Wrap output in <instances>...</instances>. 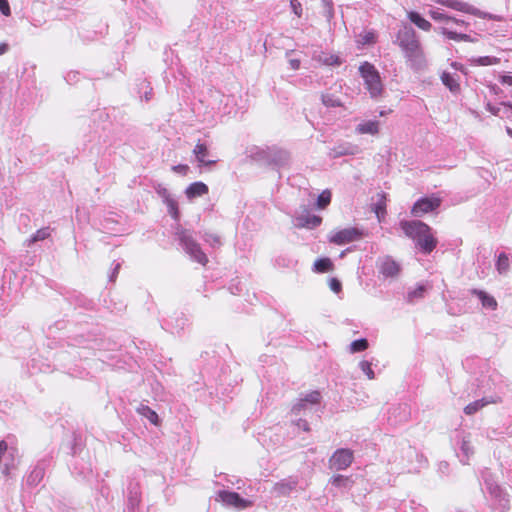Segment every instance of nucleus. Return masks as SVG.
I'll return each mask as SVG.
<instances>
[{
  "mask_svg": "<svg viewBox=\"0 0 512 512\" xmlns=\"http://www.w3.org/2000/svg\"><path fill=\"white\" fill-rule=\"evenodd\" d=\"M460 450L463 454V457L461 458V462L464 464H467L470 456L473 455L474 450H473L470 440L467 439L466 437H463V439H462Z\"/></svg>",
  "mask_w": 512,
  "mask_h": 512,
  "instance_id": "nucleus-22",
  "label": "nucleus"
},
{
  "mask_svg": "<svg viewBox=\"0 0 512 512\" xmlns=\"http://www.w3.org/2000/svg\"><path fill=\"white\" fill-rule=\"evenodd\" d=\"M331 202V194H319L316 205L318 208L323 209Z\"/></svg>",
  "mask_w": 512,
  "mask_h": 512,
  "instance_id": "nucleus-37",
  "label": "nucleus"
},
{
  "mask_svg": "<svg viewBox=\"0 0 512 512\" xmlns=\"http://www.w3.org/2000/svg\"><path fill=\"white\" fill-rule=\"evenodd\" d=\"M197 163L198 167L211 166L217 162L216 159L211 158V152L206 143L198 141L192 151Z\"/></svg>",
  "mask_w": 512,
  "mask_h": 512,
  "instance_id": "nucleus-13",
  "label": "nucleus"
},
{
  "mask_svg": "<svg viewBox=\"0 0 512 512\" xmlns=\"http://www.w3.org/2000/svg\"><path fill=\"white\" fill-rule=\"evenodd\" d=\"M359 73L371 98H379L383 93V84L375 66L369 62H364L359 67Z\"/></svg>",
  "mask_w": 512,
  "mask_h": 512,
  "instance_id": "nucleus-4",
  "label": "nucleus"
},
{
  "mask_svg": "<svg viewBox=\"0 0 512 512\" xmlns=\"http://www.w3.org/2000/svg\"><path fill=\"white\" fill-rule=\"evenodd\" d=\"M44 472L41 468H35L30 475L28 476V483L29 484H38L40 480L43 478Z\"/></svg>",
  "mask_w": 512,
  "mask_h": 512,
  "instance_id": "nucleus-35",
  "label": "nucleus"
},
{
  "mask_svg": "<svg viewBox=\"0 0 512 512\" xmlns=\"http://www.w3.org/2000/svg\"><path fill=\"white\" fill-rule=\"evenodd\" d=\"M453 26H456L455 24H450L449 27L451 30H453Z\"/></svg>",
  "mask_w": 512,
  "mask_h": 512,
  "instance_id": "nucleus-55",
  "label": "nucleus"
},
{
  "mask_svg": "<svg viewBox=\"0 0 512 512\" xmlns=\"http://www.w3.org/2000/svg\"><path fill=\"white\" fill-rule=\"evenodd\" d=\"M353 451L350 449H337L329 459L330 468L345 470L353 462Z\"/></svg>",
  "mask_w": 512,
  "mask_h": 512,
  "instance_id": "nucleus-9",
  "label": "nucleus"
},
{
  "mask_svg": "<svg viewBox=\"0 0 512 512\" xmlns=\"http://www.w3.org/2000/svg\"><path fill=\"white\" fill-rule=\"evenodd\" d=\"M364 236L363 231L355 227H349L342 230L334 231L329 236V241L336 245H344L357 241Z\"/></svg>",
  "mask_w": 512,
  "mask_h": 512,
  "instance_id": "nucleus-6",
  "label": "nucleus"
},
{
  "mask_svg": "<svg viewBox=\"0 0 512 512\" xmlns=\"http://www.w3.org/2000/svg\"><path fill=\"white\" fill-rule=\"evenodd\" d=\"M177 234L181 246L190 258L201 265H205L208 262V258L201 250L200 245L193 239L191 233L188 230H181Z\"/></svg>",
  "mask_w": 512,
  "mask_h": 512,
  "instance_id": "nucleus-5",
  "label": "nucleus"
},
{
  "mask_svg": "<svg viewBox=\"0 0 512 512\" xmlns=\"http://www.w3.org/2000/svg\"><path fill=\"white\" fill-rule=\"evenodd\" d=\"M172 170L178 174L186 175L190 170L189 166L186 164H179L172 167Z\"/></svg>",
  "mask_w": 512,
  "mask_h": 512,
  "instance_id": "nucleus-42",
  "label": "nucleus"
},
{
  "mask_svg": "<svg viewBox=\"0 0 512 512\" xmlns=\"http://www.w3.org/2000/svg\"><path fill=\"white\" fill-rule=\"evenodd\" d=\"M486 487L490 495L499 501V504L503 509L509 508V499L497 484L486 481Z\"/></svg>",
  "mask_w": 512,
  "mask_h": 512,
  "instance_id": "nucleus-16",
  "label": "nucleus"
},
{
  "mask_svg": "<svg viewBox=\"0 0 512 512\" xmlns=\"http://www.w3.org/2000/svg\"><path fill=\"white\" fill-rule=\"evenodd\" d=\"M430 17L439 23H442L443 25L439 28V33L444 35L450 40L454 41H464V42H474L475 40L465 33H458L454 30H451L449 25L455 24L457 27H463L468 26V23L462 19H457L455 17L449 16L448 14L444 13L440 9H431L429 11Z\"/></svg>",
  "mask_w": 512,
  "mask_h": 512,
  "instance_id": "nucleus-3",
  "label": "nucleus"
},
{
  "mask_svg": "<svg viewBox=\"0 0 512 512\" xmlns=\"http://www.w3.org/2000/svg\"><path fill=\"white\" fill-rule=\"evenodd\" d=\"M400 225L404 233L416 242V245L423 253L429 254L435 249L437 240L427 224L413 220L402 221Z\"/></svg>",
  "mask_w": 512,
  "mask_h": 512,
  "instance_id": "nucleus-2",
  "label": "nucleus"
},
{
  "mask_svg": "<svg viewBox=\"0 0 512 512\" xmlns=\"http://www.w3.org/2000/svg\"><path fill=\"white\" fill-rule=\"evenodd\" d=\"M277 156H278V159L276 160V158H273V161L277 164V165H283L284 162L287 160V154L285 152H278L277 153Z\"/></svg>",
  "mask_w": 512,
  "mask_h": 512,
  "instance_id": "nucleus-45",
  "label": "nucleus"
},
{
  "mask_svg": "<svg viewBox=\"0 0 512 512\" xmlns=\"http://www.w3.org/2000/svg\"><path fill=\"white\" fill-rule=\"evenodd\" d=\"M333 264L329 258H320L314 262L313 270L317 273H325L332 269Z\"/></svg>",
  "mask_w": 512,
  "mask_h": 512,
  "instance_id": "nucleus-25",
  "label": "nucleus"
},
{
  "mask_svg": "<svg viewBox=\"0 0 512 512\" xmlns=\"http://www.w3.org/2000/svg\"><path fill=\"white\" fill-rule=\"evenodd\" d=\"M408 19L415 24L419 29L423 31H430L432 25L431 23L423 18L419 13L410 11L407 13Z\"/></svg>",
  "mask_w": 512,
  "mask_h": 512,
  "instance_id": "nucleus-20",
  "label": "nucleus"
},
{
  "mask_svg": "<svg viewBox=\"0 0 512 512\" xmlns=\"http://www.w3.org/2000/svg\"><path fill=\"white\" fill-rule=\"evenodd\" d=\"M500 82L502 84H506V85L512 86V75H502L500 77Z\"/></svg>",
  "mask_w": 512,
  "mask_h": 512,
  "instance_id": "nucleus-46",
  "label": "nucleus"
},
{
  "mask_svg": "<svg viewBox=\"0 0 512 512\" xmlns=\"http://www.w3.org/2000/svg\"><path fill=\"white\" fill-rule=\"evenodd\" d=\"M8 51V45L6 43L0 44V55L5 54Z\"/></svg>",
  "mask_w": 512,
  "mask_h": 512,
  "instance_id": "nucleus-50",
  "label": "nucleus"
},
{
  "mask_svg": "<svg viewBox=\"0 0 512 512\" xmlns=\"http://www.w3.org/2000/svg\"><path fill=\"white\" fill-rule=\"evenodd\" d=\"M440 205V199L435 197H422L413 205L411 213L415 217H422L428 212L434 211Z\"/></svg>",
  "mask_w": 512,
  "mask_h": 512,
  "instance_id": "nucleus-11",
  "label": "nucleus"
},
{
  "mask_svg": "<svg viewBox=\"0 0 512 512\" xmlns=\"http://www.w3.org/2000/svg\"><path fill=\"white\" fill-rule=\"evenodd\" d=\"M442 83L452 92L457 93L460 91L459 78L448 73L443 72L441 74Z\"/></svg>",
  "mask_w": 512,
  "mask_h": 512,
  "instance_id": "nucleus-19",
  "label": "nucleus"
},
{
  "mask_svg": "<svg viewBox=\"0 0 512 512\" xmlns=\"http://www.w3.org/2000/svg\"><path fill=\"white\" fill-rule=\"evenodd\" d=\"M120 266H121V265H120V263H116V264H115V267L113 268V272H112V274L110 275V280H111V281H114V280H115V278H116V276H117V274H118V271H119V269H120Z\"/></svg>",
  "mask_w": 512,
  "mask_h": 512,
  "instance_id": "nucleus-49",
  "label": "nucleus"
},
{
  "mask_svg": "<svg viewBox=\"0 0 512 512\" xmlns=\"http://www.w3.org/2000/svg\"><path fill=\"white\" fill-rule=\"evenodd\" d=\"M372 364L369 361L362 360L359 363V368L367 376L368 379L372 380L375 378V373L372 369Z\"/></svg>",
  "mask_w": 512,
  "mask_h": 512,
  "instance_id": "nucleus-33",
  "label": "nucleus"
},
{
  "mask_svg": "<svg viewBox=\"0 0 512 512\" xmlns=\"http://www.w3.org/2000/svg\"><path fill=\"white\" fill-rule=\"evenodd\" d=\"M368 346H369V343H368L367 339L361 338V339L354 340L353 342H351V344L349 346V350L351 353L362 352V351L366 350L368 348Z\"/></svg>",
  "mask_w": 512,
  "mask_h": 512,
  "instance_id": "nucleus-31",
  "label": "nucleus"
},
{
  "mask_svg": "<svg viewBox=\"0 0 512 512\" xmlns=\"http://www.w3.org/2000/svg\"><path fill=\"white\" fill-rule=\"evenodd\" d=\"M0 12L4 16H7V17L11 15V10H10V5H9L8 0H0Z\"/></svg>",
  "mask_w": 512,
  "mask_h": 512,
  "instance_id": "nucleus-40",
  "label": "nucleus"
},
{
  "mask_svg": "<svg viewBox=\"0 0 512 512\" xmlns=\"http://www.w3.org/2000/svg\"><path fill=\"white\" fill-rule=\"evenodd\" d=\"M470 62L471 64L477 66H490L498 64L500 62V59L493 56H481L472 58Z\"/></svg>",
  "mask_w": 512,
  "mask_h": 512,
  "instance_id": "nucleus-23",
  "label": "nucleus"
},
{
  "mask_svg": "<svg viewBox=\"0 0 512 512\" xmlns=\"http://www.w3.org/2000/svg\"><path fill=\"white\" fill-rule=\"evenodd\" d=\"M266 154H267V152H266V151H264V150L259 151V153H258V157H257V160H262V159H264V158H265V156H266Z\"/></svg>",
  "mask_w": 512,
  "mask_h": 512,
  "instance_id": "nucleus-51",
  "label": "nucleus"
},
{
  "mask_svg": "<svg viewBox=\"0 0 512 512\" xmlns=\"http://www.w3.org/2000/svg\"><path fill=\"white\" fill-rule=\"evenodd\" d=\"M185 192H187V193L208 192V187L202 182H195V183H192L189 187H187Z\"/></svg>",
  "mask_w": 512,
  "mask_h": 512,
  "instance_id": "nucleus-36",
  "label": "nucleus"
},
{
  "mask_svg": "<svg viewBox=\"0 0 512 512\" xmlns=\"http://www.w3.org/2000/svg\"><path fill=\"white\" fill-rule=\"evenodd\" d=\"M137 411L140 415L147 418L152 424H154V425L158 424V420H159L158 415L150 407H148L146 405H140L138 407Z\"/></svg>",
  "mask_w": 512,
  "mask_h": 512,
  "instance_id": "nucleus-24",
  "label": "nucleus"
},
{
  "mask_svg": "<svg viewBox=\"0 0 512 512\" xmlns=\"http://www.w3.org/2000/svg\"><path fill=\"white\" fill-rule=\"evenodd\" d=\"M355 132L360 135H376L379 132V122L376 120L361 122L356 126Z\"/></svg>",
  "mask_w": 512,
  "mask_h": 512,
  "instance_id": "nucleus-18",
  "label": "nucleus"
},
{
  "mask_svg": "<svg viewBox=\"0 0 512 512\" xmlns=\"http://www.w3.org/2000/svg\"><path fill=\"white\" fill-rule=\"evenodd\" d=\"M51 230L49 227H44L39 230H37L27 241V246H31L32 244L43 241L47 239L50 236Z\"/></svg>",
  "mask_w": 512,
  "mask_h": 512,
  "instance_id": "nucleus-21",
  "label": "nucleus"
},
{
  "mask_svg": "<svg viewBox=\"0 0 512 512\" xmlns=\"http://www.w3.org/2000/svg\"><path fill=\"white\" fill-rule=\"evenodd\" d=\"M163 202L167 205L168 212L173 217V219H179V212L177 208V203L170 197V194H163Z\"/></svg>",
  "mask_w": 512,
  "mask_h": 512,
  "instance_id": "nucleus-27",
  "label": "nucleus"
},
{
  "mask_svg": "<svg viewBox=\"0 0 512 512\" xmlns=\"http://www.w3.org/2000/svg\"><path fill=\"white\" fill-rule=\"evenodd\" d=\"M216 501L222 502L225 506L234 507L236 509H245L252 506L250 500L242 498L238 493L227 490L217 492Z\"/></svg>",
  "mask_w": 512,
  "mask_h": 512,
  "instance_id": "nucleus-7",
  "label": "nucleus"
},
{
  "mask_svg": "<svg viewBox=\"0 0 512 512\" xmlns=\"http://www.w3.org/2000/svg\"><path fill=\"white\" fill-rule=\"evenodd\" d=\"M496 268L500 274H505L509 270V258L505 253L498 256Z\"/></svg>",
  "mask_w": 512,
  "mask_h": 512,
  "instance_id": "nucleus-32",
  "label": "nucleus"
},
{
  "mask_svg": "<svg viewBox=\"0 0 512 512\" xmlns=\"http://www.w3.org/2000/svg\"><path fill=\"white\" fill-rule=\"evenodd\" d=\"M130 502L132 503V505L136 504L138 502L137 496L130 497Z\"/></svg>",
  "mask_w": 512,
  "mask_h": 512,
  "instance_id": "nucleus-53",
  "label": "nucleus"
},
{
  "mask_svg": "<svg viewBox=\"0 0 512 512\" xmlns=\"http://www.w3.org/2000/svg\"><path fill=\"white\" fill-rule=\"evenodd\" d=\"M358 151V147L356 145L350 143H343L335 146L329 152L330 157L338 158L345 155H354Z\"/></svg>",
  "mask_w": 512,
  "mask_h": 512,
  "instance_id": "nucleus-17",
  "label": "nucleus"
},
{
  "mask_svg": "<svg viewBox=\"0 0 512 512\" xmlns=\"http://www.w3.org/2000/svg\"><path fill=\"white\" fill-rule=\"evenodd\" d=\"M488 403H489V401H488V400H486L485 398H482V399L476 400V401H474V402L469 403V404L464 408V412H465V414H467V415H473V414H475L477 411H479L480 409H482L483 407H485Z\"/></svg>",
  "mask_w": 512,
  "mask_h": 512,
  "instance_id": "nucleus-26",
  "label": "nucleus"
},
{
  "mask_svg": "<svg viewBox=\"0 0 512 512\" xmlns=\"http://www.w3.org/2000/svg\"><path fill=\"white\" fill-rule=\"evenodd\" d=\"M289 64L293 70H297L300 67V60L299 59H289Z\"/></svg>",
  "mask_w": 512,
  "mask_h": 512,
  "instance_id": "nucleus-48",
  "label": "nucleus"
},
{
  "mask_svg": "<svg viewBox=\"0 0 512 512\" xmlns=\"http://www.w3.org/2000/svg\"><path fill=\"white\" fill-rule=\"evenodd\" d=\"M475 293L478 295V297L481 300V303L484 307H487L490 309H495L497 307V302L492 296L487 295L483 291H476Z\"/></svg>",
  "mask_w": 512,
  "mask_h": 512,
  "instance_id": "nucleus-29",
  "label": "nucleus"
},
{
  "mask_svg": "<svg viewBox=\"0 0 512 512\" xmlns=\"http://www.w3.org/2000/svg\"><path fill=\"white\" fill-rule=\"evenodd\" d=\"M298 480L294 477L282 479L273 486V493L277 496L289 495L297 486Z\"/></svg>",
  "mask_w": 512,
  "mask_h": 512,
  "instance_id": "nucleus-15",
  "label": "nucleus"
},
{
  "mask_svg": "<svg viewBox=\"0 0 512 512\" xmlns=\"http://www.w3.org/2000/svg\"><path fill=\"white\" fill-rule=\"evenodd\" d=\"M401 267L394 259L387 256L379 263V271L384 277L394 278L399 275Z\"/></svg>",
  "mask_w": 512,
  "mask_h": 512,
  "instance_id": "nucleus-14",
  "label": "nucleus"
},
{
  "mask_svg": "<svg viewBox=\"0 0 512 512\" xmlns=\"http://www.w3.org/2000/svg\"><path fill=\"white\" fill-rule=\"evenodd\" d=\"M425 292L426 287L424 285H418L414 289L408 291L407 301L413 303L418 299H422L424 297Z\"/></svg>",
  "mask_w": 512,
  "mask_h": 512,
  "instance_id": "nucleus-28",
  "label": "nucleus"
},
{
  "mask_svg": "<svg viewBox=\"0 0 512 512\" xmlns=\"http://www.w3.org/2000/svg\"><path fill=\"white\" fill-rule=\"evenodd\" d=\"M197 195H198V194H195V193L187 194L188 199H189L190 201H192V200H193V198H194L195 196H197Z\"/></svg>",
  "mask_w": 512,
  "mask_h": 512,
  "instance_id": "nucleus-54",
  "label": "nucleus"
},
{
  "mask_svg": "<svg viewBox=\"0 0 512 512\" xmlns=\"http://www.w3.org/2000/svg\"><path fill=\"white\" fill-rule=\"evenodd\" d=\"M329 287L330 289L335 292V293H338L341 291V283L338 279L336 278H331L330 281H329Z\"/></svg>",
  "mask_w": 512,
  "mask_h": 512,
  "instance_id": "nucleus-43",
  "label": "nucleus"
},
{
  "mask_svg": "<svg viewBox=\"0 0 512 512\" xmlns=\"http://www.w3.org/2000/svg\"><path fill=\"white\" fill-rule=\"evenodd\" d=\"M321 394L318 391H312L300 398L291 409L292 414L298 416L301 413H306L307 410L311 411V406L317 405L320 402Z\"/></svg>",
  "mask_w": 512,
  "mask_h": 512,
  "instance_id": "nucleus-10",
  "label": "nucleus"
},
{
  "mask_svg": "<svg viewBox=\"0 0 512 512\" xmlns=\"http://www.w3.org/2000/svg\"><path fill=\"white\" fill-rule=\"evenodd\" d=\"M396 43L411 69L419 71L426 67L425 53L416 31L411 26L405 24L399 29L396 35Z\"/></svg>",
  "mask_w": 512,
  "mask_h": 512,
  "instance_id": "nucleus-1",
  "label": "nucleus"
},
{
  "mask_svg": "<svg viewBox=\"0 0 512 512\" xmlns=\"http://www.w3.org/2000/svg\"><path fill=\"white\" fill-rule=\"evenodd\" d=\"M508 133H509L510 135H512V130L508 129Z\"/></svg>",
  "mask_w": 512,
  "mask_h": 512,
  "instance_id": "nucleus-56",
  "label": "nucleus"
},
{
  "mask_svg": "<svg viewBox=\"0 0 512 512\" xmlns=\"http://www.w3.org/2000/svg\"><path fill=\"white\" fill-rule=\"evenodd\" d=\"M204 240L209 243L212 247H217L221 245V241L219 236L211 233H206L204 236Z\"/></svg>",
  "mask_w": 512,
  "mask_h": 512,
  "instance_id": "nucleus-38",
  "label": "nucleus"
},
{
  "mask_svg": "<svg viewBox=\"0 0 512 512\" xmlns=\"http://www.w3.org/2000/svg\"><path fill=\"white\" fill-rule=\"evenodd\" d=\"M291 8L295 15L300 17L302 15V6L301 3L298 0H291L290 1Z\"/></svg>",
  "mask_w": 512,
  "mask_h": 512,
  "instance_id": "nucleus-41",
  "label": "nucleus"
},
{
  "mask_svg": "<svg viewBox=\"0 0 512 512\" xmlns=\"http://www.w3.org/2000/svg\"><path fill=\"white\" fill-rule=\"evenodd\" d=\"M297 426L301 429H303L304 431H309V424L306 420H303V419H299L297 421Z\"/></svg>",
  "mask_w": 512,
  "mask_h": 512,
  "instance_id": "nucleus-47",
  "label": "nucleus"
},
{
  "mask_svg": "<svg viewBox=\"0 0 512 512\" xmlns=\"http://www.w3.org/2000/svg\"><path fill=\"white\" fill-rule=\"evenodd\" d=\"M331 482L334 486L341 487L346 485L349 482V479L343 475H337L331 479Z\"/></svg>",
  "mask_w": 512,
  "mask_h": 512,
  "instance_id": "nucleus-39",
  "label": "nucleus"
},
{
  "mask_svg": "<svg viewBox=\"0 0 512 512\" xmlns=\"http://www.w3.org/2000/svg\"><path fill=\"white\" fill-rule=\"evenodd\" d=\"M373 211L375 212L378 221L381 222L386 214L384 194L382 195L380 200L376 204H374Z\"/></svg>",
  "mask_w": 512,
  "mask_h": 512,
  "instance_id": "nucleus-30",
  "label": "nucleus"
},
{
  "mask_svg": "<svg viewBox=\"0 0 512 512\" xmlns=\"http://www.w3.org/2000/svg\"><path fill=\"white\" fill-rule=\"evenodd\" d=\"M322 103L327 107L341 106L340 100L331 94H323L322 95Z\"/></svg>",
  "mask_w": 512,
  "mask_h": 512,
  "instance_id": "nucleus-34",
  "label": "nucleus"
},
{
  "mask_svg": "<svg viewBox=\"0 0 512 512\" xmlns=\"http://www.w3.org/2000/svg\"><path fill=\"white\" fill-rule=\"evenodd\" d=\"M434 1L438 4L446 6L453 10L471 14V15L477 16L479 18H483V19L491 18V16L488 13L483 12V11L479 10L478 8L468 4L466 2L460 1V0H434Z\"/></svg>",
  "mask_w": 512,
  "mask_h": 512,
  "instance_id": "nucleus-8",
  "label": "nucleus"
},
{
  "mask_svg": "<svg viewBox=\"0 0 512 512\" xmlns=\"http://www.w3.org/2000/svg\"><path fill=\"white\" fill-rule=\"evenodd\" d=\"M361 37H362V40H361L362 44H370V43H374V41H375V34L373 32H366L364 35H361Z\"/></svg>",
  "mask_w": 512,
  "mask_h": 512,
  "instance_id": "nucleus-44",
  "label": "nucleus"
},
{
  "mask_svg": "<svg viewBox=\"0 0 512 512\" xmlns=\"http://www.w3.org/2000/svg\"><path fill=\"white\" fill-rule=\"evenodd\" d=\"M451 66L456 69V70H461L463 68V66L460 64V63H457V62H453L451 63Z\"/></svg>",
  "mask_w": 512,
  "mask_h": 512,
  "instance_id": "nucleus-52",
  "label": "nucleus"
},
{
  "mask_svg": "<svg viewBox=\"0 0 512 512\" xmlns=\"http://www.w3.org/2000/svg\"><path fill=\"white\" fill-rule=\"evenodd\" d=\"M322 222V218L317 215H311L309 210L301 207V211L295 217V226L299 228L314 229Z\"/></svg>",
  "mask_w": 512,
  "mask_h": 512,
  "instance_id": "nucleus-12",
  "label": "nucleus"
}]
</instances>
